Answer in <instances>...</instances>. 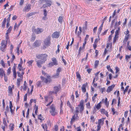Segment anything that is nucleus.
Returning <instances> with one entry per match:
<instances>
[{
    "instance_id": "f257e3e1",
    "label": "nucleus",
    "mask_w": 131,
    "mask_h": 131,
    "mask_svg": "<svg viewBox=\"0 0 131 131\" xmlns=\"http://www.w3.org/2000/svg\"><path fill=\"white\" fill-rule=\"evenodd\" d=\"M47 56V55L46 54L37 55V58L38 59H40L42 60L36 61H36L37 62V64L38 67L40 68L41 67V65L44 63L46 60Z\"/></svg>"
},
{
    "instance_id": "f03ea898",
    "label": "nucleus",
    "mask_w": 131,
    "mask_h": 131,
    "mask_svg": "<svg viewBox=\"0 0 131 131\" xmlns=\"http://www.w3.org/2000/svg\"><path fill=\"white\" fill-rule=\"evenodd\" d=\"M1 44L0 49L3 52H5L6 50V49L7 46V42L5 40H3L1 41Z\"/></svg>"
},
{
    "instance_id": "7ed1b4c3",
    "label": "nucleus",
    "mask_w": 131,
    "mask_h": 131,
    "mask_svg": "<svg viewBox=\"0 0 131 131\" xmlns=\"http://www.w3.org/2000/svg\"><path fill=\"white\" fill-rule=\"evenodd\" d=\"M50 108V110L49 111L52 116H54L57 114L58 112L55 110V107L53 104H52Z\"/></svg>"
},
{
    "instance_id": "20e7f679",
    "label": "nucleus",
    "mask_w": 131,
    "mask_h": 131,
    "mask_svg": "<svg viewBox=\"0 0 131 131\" xmlns=\"http://www.w3.org/2000/svg\"><path fill=\"white\" fill-rule=\"evenodd\" d=\"M84 101L83 100H81L78 106L79 109V111L80 113H82L84 109V106L83 105Z\"/></svg>"
},
{
    "instance_id": "39448f33",
    "label": "nucleus",
    "mask_w": 131,
    "mask_h": 131,
    "mask_svg": "<svg viewBox=\"0 0 131 131\" xmlns=\"http://www.w3.org/2000/svg\"><path fill=\"white\" fill-rule=\"evenodd\" d=\"M44 30L43 29L39 28H33L32 30V31L37 34H39L42 32Z\"/></svg>"
},
{
    "instance_id": "423d86ee",
    "label": "nucleus",
    "mask_w": 131,
    "mask_h": 131,
    "mask_svg": "<svg viewBox=\"0 0 131 131\" xmlns=\"http://www.w3.org/2000/svg\"><path fill=\"white\" fill-rule=\"evenodd\" d=\"M46 4H44L41 8H44L48 6L50 7L52 4V2L51 0H46Z\"/></svg>"
},
{
    "instance_id": "0eeeda50",
    "label": "nucleus",
    "mask_w": 131,
    "mask_h": 131,
    "mask_svg": "<svg viewBox=\"0 0 131 131\" xmlns=\"http://www.w3.org/2000/svg\"><path fill=\"white\" fill-rule=\"evenodd\" d=\"M51 38L50 36L48 37L44 41L45 45L47 46H49L50 45V39Z\"/></svg>"
},
{
    "instance_id": "6e6552de",
    "label": "nucleus",
    "mask_w": 131,
    "mask_h": 131,
    "mask_svg": "<svg viewBox=\"0 0 131 131\" xmlns=\"http://www.w3.org/2000/svg\"><path fill=\"white\" fill-rule=\"evenodd\" d=\"M60 88V86H55L53 88V91H51L50 93L51 94L54 93L56 94L59 91Z\"/></svg>"
},
{
    "instance_id": "1a4fd4ad",
    "label": "nucleus",
    "mask_w": 131,
    "mask_h": 131,
    "mask_svg": "<svg viewBox=\"0 0 131 131\" xmlns=\"http://www.w3.org/2000/svg\"><path fill=\"white\" fill-rule=\"evenodd\" d=\"M14 88V85H12L11 86H9L8 87V93L9 94V95H12L13 94L12 90Z\"/></svg>"
},
{
    "instance_id": "9d476101",
    "label": "nucleus",
    "mask_w": 131,
    "mask_h": 131,
    "mask_svg": "<svg viewBox=\"0 0 131 131\" xmlns=\"http://www.w3.org/2000/svg\"><path fill=\"white\" fill-rule=\"evenodd\" d=\"M119 29L118 28V30H116L115 32V35L113 39V42H115L117 40V38L118 37V31Z\"/></svg>"
},
{
    "instance_id": "9b49d317",
    "label": "nucleus",
    "mask_w": 131,
    "mask_h": 131,
    "mask_svg": "<svg viewBox=\"0 0 131 131\" xmlns=\"http://www.w3.org/2000/svg\"><path fill=\"white\" fill-rule=\"evenodd\" d=\"M31 5L30 4H28L26 5L23 9V10L25 12H28L29 10L31 8Z\"/></svg>"
},
{
    "instance_id": "f8f14e48",
    "label": "nucleus",
    "mask_w": 131,
    "mask_h": 131,
    "mask_svg": "<svg viewBox=\"0 0 131 131\" xmlns=\"http://www.w3.org/2000/svg\"><path fill=\"white\" fill-rule=\"evenodd\" d=\"M59 33L57 31L55 32L52 35V37L53 38H57L59 36Z\"/></svg>"
},
{
    "instance_id": "ddd939ff",
    "label": "nucleus",
    "mask_w": 131,
    "mask_h": 131,
    "mask_svg": "<svg viewBox=\"0 0 131 131\" xmlns=\"http://www.w3.org/2000/svg\"><path fill=\"white\" fill-rule=\"evenodd\" d=\"M115 86V84H113L112 85L108 86L107 88V92L108 93L110 92L113 90Z\"/></svg>"
},
{
    "instance_id": "4468645a",
    "label": "nucleus",
    "mask_w": 131,
    "mask_h": 131,
    "mask_svg": "<svg viewBox=\"0 0 131 131\" xmlns=\"http://www.w3.org/2000/svg\"><path fill=\"white\" fill-rule=\"evenodd\" d=\"M9 108L10 109V111L12 114H13L14 113V109H13L12 108L13 107V105L12 102L10 101L9 102Z\"/></svg>"
},
{
    "instance_id": "2eb2a0df",
    "label": "nucleus",
    "mask_w": 131,
    "mask_h": 131,
    "mask_svg": "<svg viewBox=\"0 0 131 131\" xmlns=\"http://www.w3.org/2000/svg\"><path fill=\"white\" fill-rule=\"evenodd\" d=\"M100 111L102 113L105 114V115L107 117L108 116V112L107 111H105L104 109H101V110Z\"/></svg>"
},
{
    "instance_id": "dca6fc26",
    "label": "nucleus",
    "mask_w": 131,
    "mask_h": 131,
    "mask_svg": "<svg viewBox=\"0 0 131 131\" xmlns=\"http://www.w3.org/2000/svg\"><path fill=\"white\" fill-rule=\"evenodd\" d=\"M17 73L18 77H20L22 79L23 75L24 74V70H22V71L21 72V73L19 71L17 72Z\"/></svg>"
},
{
    "instance_id": "f3484780",
    "label": "nucleus",
    "mask_w": 131,
    "mask_h": 131,
    "mask_svg": "<svg viewBox=\"0 0 131 131\" xmlns=\"http://www.w3.org/2000/svg\"><path fill=\"white\" fill-rule=\"evenodd\" d=\"M41 42L40 40H36L34 43V46L35 47H38L40 45Z\"/></svg>"
},
{
    "instance_id": "a211bd4d",
    "label": "nucleus",
    "mask_w": 131,
    "mask_h": 131,
    "mask_svg": "<svg viewBox=\"0 0 131 131\" xmlns=\"http://www.w3.org/2000/svg\"><path fill=\"white\" fill-rule=\"evenodd\" d=\"M40 78L42 81L46 83H47L48 81H49L47 79L44 77H43L41 76Z\"/></svg>"
},
{
    "instance_id": "6ab92c4d",
    "label": "nucleus",
    "mask_w": 131,
    "mask_h": 131,
    "mask_svg": "<svg viewBox=\"0 0 131 131\" xmlns=\"http://www.w3.org/2000/svg\"><path fill=\"white\" fill-rule=\"evenodd\" d=\"M5 74V72L3 69L2 68H0V76L2 77Z\"/></svg>"
},
{
    "instance_id": "aec40b11",
    "label": "nucleus",
    "mask_w": 131,
    "mask_h": 131,
    "mask_svg": "<svg viewBox=\"0 0 131 131\" xmlns=\"http://www.w3.org/2000/svg\"><path fill=\"white\" fill-rule=\"evenodd\" d=\"M52 62L55 66H57L58 65L57 61L56 58H52Z\"/></svg>"
},
{
    "instance_id": "412c9836",
    "label": "nucleus",
    "mask_w": 131,
    "mask_h": 131,
    "mask_svg": "<svg viewBox=\"0 0 131 131\" xmlns=\"http://www.w3.org/2000/svg\"><path fill=\"white\" fill-rule=\"evenodd\" d=\"M82 91L83 93L86 92V85L85 84H83L82 88Z\"/></svg>"
},
{
    "instance_id": "4be33fe9",
    "label": "nucleus",
    "mask_w": 131,
    "mask_h": 131,
    "mask_svg": "<svg viewBox=\"0 0 131 131\" xmlns=\"http://www.w3.org/2000/svg\"><path fill=\"white\" fill-rule=\"evenodd\" d=\"M75 109L76 110L74 112V115H77L80 112L79 108L78 107H76Z\"/></svg>"
},
{
    "instance_id": "5701e85b",
    "label": "nucleus",
    "mask_w": 131,
    "mask_h": 131,
    "mask_svg": "<svg viewBox=\"0 0 131 131\" xmlns=\"http://www.w3.org/2000/svg\"><path fill=\"white\" fill-rule=\"evenodd\" d=\"M101 102L95 106V108H96L97 110H99L101 107Z\"/></svg>"
},
{
    "instance_id": "b1692460",
    "label": "nucleus",
    "mask_w": 131,
    "mask_h": 131,
    "mask_svg": "<svg viewBox=\"0 0 131 131\" xmlns=\"http://www.w3.org/2000/svg\"><path fill=\"white\" fill-rule=\"evenodd\" d=\"M6 18H4L3 22L2 23V27L4 29L5 27V26L6 24Z\"/></svg>"
},
{
    "instance_id": "393cba45",
    "label": "nucleus",
    "mask_w": 131,
    "mask_h": 131,
    "mask_svg": "<svg viewBox=\"0 0 131 131\" xmlns=\"http://www.w3.org/2000/svg\"><path fill=\"white\" fill-rule=\"evenodd\" d=\"M107 69L108 71H110L111 72L113 73H114V71H113V70L112 69H111L110 66H107Z\"/></svg>"
},
{
    "instance_id": "a878e982",
    "label": "nucleus",
    "mask_w": 131,
    "mask_h": 131,
    "mask_svg": "<svg viewBox=\"0 0 131 131\" xmlns=\"http://www.w3.org/2000/svg\"><path fill=\"white\" fill-rule=\"evenodd\" d=\"M129 35H126L125 37V38L124 39V40L123 41V42H126L128 40L129 38Z\"/></svg>"
},
{
    "instance_id": "bb28decb",
    "label": "nucleus",
    "mask_w": 131,
    "mask_h": 131,
    "mask_svg": "<svg viewBox=\"0 0 131 131\" xmlns=\"http://www.w3.org/2000/svg\"><path fill=\"white\" fill-rule=\"evenodd\" d=\"M76 74L77 78L79 79V81H80L81 79V77L79 73L77 72L76 73Z\"/></svg>"
},
{
    "instance_id": "cd10ccee",
    "label": "nucleus",
    "mask_w": 131,
    "mask_h": 131,
    "mask_svg": "<svg viewBox=\"0 0 131 131\" xmlns=\"http://www.w3.org/2000/svg\"><path fill=\"white\" fill-rule=\"evenodd\" d=\"M13 28V27H11V26H10L9 28L7 30V32L6 33H7V34H8L10 33Z\"/></svg>"
},
{
    "instance_id": "c85d7f7f",
    "label": "nucleus",
    "mask_w": 131,
    "mask_h": 131,
    "mask_svg": "<svg viewBox=\"0 0 131 131\" xmlns=\"http://www.w3.org/2000/svg\"><path fill=\"white\" fill-rule=\"evenodd\" d=\"M103 27V24L101 25L100 26V28L98 29V33L99 34H100L101 33V30L102 29Z\"/></svg>"
},
{
    "instance_id": "c756f323",
    "label": "nucleus",
    "mask_w": 131,
    "mask_h": 131,
    "mask_svg": "<svg viewBox=\"0 0 131 131\" xmlns=\"http://www.w3.org/2000/svg\"><path fill=\"white\" fill-rule=\"evenodd\" d=\"M0 64L4 68L5 67V63H4L3 60H1Z\"/></svg>"
},
{
    "instance_id": "7c9ffc66",
    "label": "nucleus",
    "mask_w": 131,
    "mask_h": 131,
    "mask_svg": "<svg viewBox=\"0 0 131 131\" xmlns=\"http://www.w3.org/2000/svg\"><path fill=\"white\" fill-rule=\"evenodd\" d=\"M36 84L38 87H41L42 86V85H41V81H38L36 83Z\"/></svg>"
},
{
    "instance_id": "2f4dec72",
    "label": "nucleus",
    "mask_w": 131,
    "mask_h": 131,
    "mask_svg": "<svg viewBox=\"0 0 131 131\" xmlns=\"http://www.w3.org/2000/svg\"><path fill=\"white\" fill-rule=\"evenodd\" d=\"M105 103L106 105V107H108L109 106V103L107 102V98H106L105 100Z\"/></svg>"
},
{
    "instance_id": "473e14b6",
    "label": "nucleus",
    "mask_w": 131,
    "mask_h": 131,
    "mask_svg": "<svg viewBox=\"0 0 131 131\" xmlns=\"http://www.w3.org/2000/svg\"><path fill=\"white\" fill-rule=\"evenodd\" d=\"M9 127L10 130L12 131L14 128V125L12 124H10Z\"/></svg>"
},
{
    "instance_id": "72a5a7b5",
    "label": "nucleus",
    "mask_w": 131,
    "mask_h": 131,
    "mask_svg": "<svg viewBox=\"0 0 131 131\" xmlns=\"http://www.w3.org/2000/svg\"><path fill=\"white\" fill-rule=\"evenodd\" d=\"M59 73L56 72V74L53 75V77L54 78H58L59 77Z\"/></svg>"
},
{
    "instance_id": "f704fd0d",
    "label": "nucleus",
    "mask_w": 131,
    "mask_h": 131,
    "mask_svg": "<svg viewBox=\"0 0 131 131\" xmlns=\"http://www.w3.org/2000/svg\"><path fill=\"white\" fill-rule=\"evenodd\" d=\"M38 118L41 121H43L44 119L43 118L41 114H40L38 116Z\"/></svg>"
},
{
    "instance_id": "c9c22d12",
    "label": "nucleus",
    "mask_w": 131,
    "mask_h": 131,
    "mask_svg": "<svg viewBox=\"0 0 131 131\" xmlns=\"http://www.w3.org/2000/svg\"><path fill=\"white\" fill-rule=\"evenodd\" d=\"M5 37L6 40L5 41H6L7 42V41H8V40H9V38L8 34H7V33H6Z\"/></svg>"
},
{
    "instance_id": "e433bc0d",
    "label": "nucleus",
    "mask_w": 131,
    "mask_h": 131,
    "mask_svg": "<svg viewBox=\"0 0 131 131\" xmlns=\"http://www.w3.org/2000/svg\"><path fill=\"white\" fill-rule=\"evenodd\" d=\"M91 122H94L95 121L94 118V117L93 115H92L91 116Z\"/></svg>"
},
{
    "instance_id": "4c0bfd02",
    "label": "nucleus",
    "mask_w": 131,
    "mask_h": 131,
    "mask_svg": "<svg viewBox=\"0 0 131 131\" xmlns=\"http://www.w3.org/2000/svg\"><path fill=\"white\" fill-rule=\"evenodd\" d=\"M103 123V122L102 121L101 119H99L98 121V124L100 125L101 124Z\"/></svg>"
},
{
    "instance_id": "58836bf2",
    "label": "nucleus",
    "mask_w": 131,
    "mask_h": 131,
    "mask_svg": "<svg viewBox=\"0 0 131 131\" xmlns=\"http://www.w3.org/2000/svg\"><path fill=\"white\" fill-rule=\"evenodd\" d=\"M62 17L61 16H60L58 18V21L59 22L61 23L62 22Z\"/></svg>"
},
{
    "instance_id": "ea45409f",
    "label": "nucleus",
    "mask_w": 131,
    "mask_h": 131,
    "mask_svg": "<svg viewBox=\"0 0 131 131\" xmlns=\"http://www.w3.org/2000/svg\"><path fill=\"white\" fill-rule=\"evenodd\" d=\"M11 68L9 67L7 70V74L9 75L11 73Z\"/></svg>"
},
{
    "instance_id": "a19ab883",
    "label": "nucleus",
    "mask_w": 131,
    "mask_h": 131,
    "mask_svg": "<svg viewBox=\"0 0 131 131\" xmlns=\"http://www.w3.org/2000/svg\"><path fill=\"white\" fill-rule=\"evenodd\" d=\"M33 61V60H31L27 62V63L28 64L29 66H31L32 64Z\"/></svg>"
},
{
    "instance_id": "79ce46f5",
    "label": "nucleus",
    "mask_w": 131,
    "mask_h": 131,
    "mask_svg": "<svg viewBox=\"0 0 131 131\" xmlns=\"http://www.w3.org/2000/svg\"><path fill=\"white\" fill-rule=\"evenodd\" d=\"M54 65H55L52 62H51L48 64V66L49 67H51Z\"/></svg>"
},
{
    "instance_id": "37998d69",
    "label": "nucleus",
    "mask_w": 131,
    "mask_h": 131,
    "mask_svg": "<svg viewBox=\"0 0 131 131\" xmlns=\"http://www.w3.org/2000/svg\"><path fill=\"white\" fill-rule=\"evenodd\" d=\"M99 64V61H95V67H96Z\"/></svg>"
},
{
    "instance_id": "c03bdc74",
    "label": "nucleus",
    "mask_w": 131,
    "mask_h": 131,
    "mask_svg": "<svg viewBox=\"0 0 131 131\" xmlns=\"http://www.w3.org/2000/svg\"><path fill=\"white\" fill-rule=\"evenodd\" d=\"M34 15V14L33 13H31L29 14H27V17H29L30 16H32Z\"/></svg>"
},
{
    "instance_id": "a18cd8bd",
    "label": "nucleus",
    "mask_w": 131,
    "mask_h": 131,
    "mask_svg": "<svg viewBox=\"0 0 131 131\" xmlns=\"http://www.w3.org/2000/svg\"><path fill=\"white\" fill-rule=\"evenodd\" d=\"M86 106L88 108L90 109L91 107L90 105V104L89 102H88L86 104Z\"/></svg>"
},
{
    "instance_id": "49530a36",
    "label": "nucleus",
    "mask_w": 131,
    "mask_h": 131,
    "mask_svg": "<svg viewBox=\"0 0 131 131\" xmlns=\"http://www.w3.org/2000/svg\"><path fill=\"white\" fill-rule=\"evenodd\" d=\"M36 37L34 35L32 36V38L31 39V41H34L36 39Z\"/></svg>"
},
{
    "instance_id": "de8ad7c7",
    "label": "nucleus",
    "mask_w": 131,
    "mask_h": 131,
    "mask_svg": "<svg viewBox=\"0 0 131 131\" xmlns=\"http://www.w3.org/2000/svg\"><path fill=\"white\" fill-rule=\"evenodd\" d=\"M88 55H89V54L88 53H86V58H85L83 59H82V61H83L84 60H87Z\"/></svg>"
},
{
    "instance_id": "09e8293b",
    "label": "nucleus",
    "mask_w": 131,
    "mask_h": 131,
    "mask_svg": "<svg viewBox=\"0 0 131 131\" xmlns=\"http://www.w3.org/2000/svg\"><path fill=\"white\" fill-rule=\"evenodd\" d=\"M47 12L46 9H44L43 10V14L45 16H47Z\"/></svg>"
},
{
    "instance_id": "8fccbe9b",
    "label": "nucleus",
    "mask_w": 131,
    "mask_h": 131,
    "mask_svg": "<svg viewBox=\"0 0 131 131\" xmlns=\"http://www.w3.org/2000/svg\"><path fill=\"white\" fill-rule=\"evenodd\" d=\"M27 85L25 84H24L23 88L24 90L26 91V90Z\"/></svg>"
},
{
    "instance_id": "3c124183",
    "label": "nucleus",
    "mask_w": 131,
    "mask_h": 131,
    "mask_svg": "<svg viewBox=\"0 0 131 131\" xmlns=\"http://www.w3.org/2000/svg\"><path fill=\"white\" fill-rule=\"evenodd\" d=\"M34 86L33 85H31V91L30 92V95H31L32 93V91L33 90V88H34Z\"/></svg>"
},
{
    "instance_id": "603ef678",
    "label": "nucleus",
    "mask_w": 131,
    "mask_h": 131,
    "mask_svg": "<svg viewBox=\"0 0 131 131\" xmlns=\"http://www.w3.org/2000/svg\"><path fill=\"white\" fill-rule=\"evenodd\" d=\"M61 68L59 67L57 69L56 72L59 73H60V72L61 71Z\"/></svg>"
},
{
    "instance_id": "864d4df0",
    "label": "nucleus",
    "mask_w": 131,
    "mask_h": 131,
    "mask_svg": "<svg viewBox=\"0 0 131 131\" xmlns=\"http://www.w3.org/2000/svg\"><path fill=\"white\" fill-rule=\"evenodd\" d=\"M108 30V29L106 30H105L101 34V35L102 36H104L106 34L107 31Z\"/></svg>"
},
{
    "instance_id": "5fc2aeb1",
    "label": "nucleus",
    "mask_w": 131,
    "mask_h": 131,
    "mask_svg": "<svg viewBox=\"0 0 131 131\" xmlns=\"http://www.w3.org/2000/svg\"><path fill=\"white\" fill-rule=\"evenodd\" d=\"M97 95V94H94V96L92 97V100L93 101H94L95 100V97Z\"/></svg>"
},
{
    "instance_id": "6e6d98bb",
    "label": "nucleus",
    "mask_w": 131,
    "mask_h": 131,
    "mask_svg": "<svg viewBox=\"0 0 131 131\" xmlns=\"http://www.w3.org/2000/svg\"><path fill=\"white\" fill-rule=\"evenodd\" d=\"M89 36L88 35H86V37L84 40V41H87V40H88V39L89 38Z\"/></svg>"
},
{
    "instance_id": "4d7b16f0",
    "label": "nucleus",
    "mask_w": 131,
    "mask_h": 131,
    "mask_svg": "<svg viewBox=\"0 0 131 131\" xmlns=\"http://www.w3.org/2000/svg\"><path fill=\"white\" fill-rule=\"evenodd\" d=\"M112 111L113 112V115H114L116 113V112L115 111V109L113 107L112 108Z\"/></svg>"
},
{
    "instance_id": "13d9d810",
    "label": "nucleus",
    "mask_w": 131,
    "mask_h": 131,
    "mask_svg": "<svg viewBox=\"0 0 131 131\" xmlns=\"http://www.w3.org/2000/svg\"><path fill=\"white\" fill-rule=\"evenodd\" d=\"M96 109L95 108V107L94 106V109L93 110L92 113H93V114H94L96 112Z\"/></svg>"
},
{
    "instance_id": "bf43d9fd",
    "label": "nucleus",
    "mask_w": 131,
    "mask_h": 131,
    "mask_svg": "<svg viewBox=\"0 0 131 131\" xmlns=\"http://www.w3.org/2000/svg\"><path fill=\"white\" fill-rule=\"evenodd\" d=\"M129 87V86H127L126 87V88H125V90H124V91L125 92H126L127 91H128V88Z\"/></svg>"
},
{
    "instance_id": "052dcab7",
    "label": "nucleus",
    "mask_w": 131,
    "mask_h": 131,
    "mask_svg": "<svg viewBox=\"0 0 131 131\" xmlns=\"http://www.w3.org/2000/svg\"><path fill=\"white\" fill-rule=\"evenodd\" d=\"M62 61L64 63V65H66V60L63 59V56L62 57Z\"/></svg>"
},
{
    "instance_id": "680f3d73",
    "label": "nucleus",
    "mask_w": 131,
    "mask_h": 131,
    "mask_svg": "<svg viewBox=\"0 0 131 131\" xmlns=\"http://www.w3.org/2000/svg\"><path fill=\"white\" fill-rule=\"evenodd\" d=\"M115 69L116 71L115 72L116 73H117L119 70V69L118 67H116L115 68Z\"/></svg>"
},
{
    "instance_id": "e2e57ef3",
    "label": "nucleus",
    "mask_w": 131,
    "mask_h": 131,
    "mask_svg": "<svg viewBox=\"0 0 131 131\" xmlns=\"http://www.w3.org/2000/svg\"><path fill=\"white\" fill-rule=\"evenodd\" d=\"M46 0H40L39 1V3L40 4L43 3L44 2H46Z\"/></svg>"
},
{
    "instance_id": "0e129e2a",
    "label": "nucleus",
    "mask_w": 131,
    "mask_h": 131,
    "mask_svg": "<svg viewBox=\"0 0 131 131\" xmlns=\"http://www.w3.org/2000/svg\"><path fill=\"white\" fill-rule=\"evenodd\" d=\"M4 75V80L5 82H6L7 80V78L6 76L5 75V74Z\"/></svg>"
},
{
    "instance_id": "69168bd1",
    "label": "nucleus",
    "mask_w": 131,
    "mask_h": 131,
    "mask_svg": "<svg viewBox=\"0 0 131 131\" xmlns=\"http://www.w3.org/2000/svg\"><path fill=\"white\" fill-rule=\"evenodd\" d=\"M24 0H20L19 4L20 5H22L23 4V2Z\"/></svg>"
},
{
    "instance_id": "338daca9",
    "label": "nucleus",
    "mask_w": 131,
    "mask_h": 131,
    "mask_svg": "<svg viewBox=\"0 0 131 131\" xmlns=\"http://www.w3.org/2000/svg\"><path fill=\"white\" fill-rule=\"evenodd\" d=\"M12 70L13 72H16V67L14 66Z\"/></svg>"
},
{
    "instance_id": "774afa93",
    "label": "nucleus",
    "mask_w": 131,
    "mask_h": 131,
    "mask_svg": "<svg viewBox=\"0 0 131 131\" xmlns=\"http://www.w3.org/2000/svg\"><path fill=\"white\" fill-rule=\"evenodd\" d=\"M128 113V111H126L125 112L124 116L125 117H127Z\"/></svg>"
}]
</instances>
